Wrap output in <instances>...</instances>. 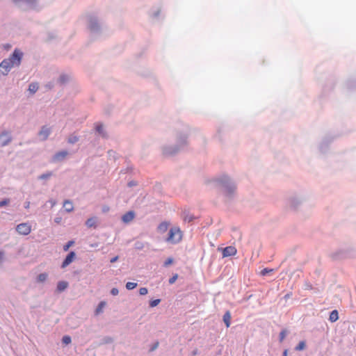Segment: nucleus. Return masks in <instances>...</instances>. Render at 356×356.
Listing matches in <instances>:
<instances>
[{
    "instance_id": "f257e3e1",
    "label": "nucleus",
    "mask_w": 356,
    "mask_h": 356,
    "mask_svg": "<svg viewBox=\"0 0 356 356\" xmlns=\"http://www.w3.org/2000/svg\"><path fill=\"white\" fill-rule=\"evenodd\" d=\"M22 56L23 53L16 49L8 58L2 60L0 63V67L4 70L2 72L3 74L7 75L13 66H19L21 63Z\"/></svg>"
},
{
    "instance_id": "f03ea898",
    "label": "nucleus",
    "mask_w": 356,
    "mask_h": 356,
    "mask_svg": "<svg viewBox=\"0 0 356 356\" xmlns=\"http://www.w3.org/2000/svg\"><path fill=\"white\" fill-rule=\"evenodd\" d=\"M182 236V232L180 228L177 226H175L170 229L168 236L165 241L172 244L178 243L181 241Z\"/></svg>"
},
{
    "instance_id": "7ed1b4c3",
    "label": "nucleus",
    "mask_w": 356,
    "mask_h": 356,
    "mask_svg": "<svg viewBox=\"0 0 356 356\" xmlns=\"http://www.w3.org/2000/svg\"><path fill=\"white\" fill-rule=\"evenodd\" d=\"M220 181L224 186L225 193L227 195H229L234 191L236 188L235 186L229 182V179L227 177H223Z\"/></svg>"
},
{
    "instance_id": "20e7f679",
    "label": "nucleus",
    "mask_w": 356,
    "mask_h": 356,
    "mask_svg": "<svg viewBox=\"0 0 356 356\" xmlns=\"http://www.w3.org/2000/svg\"><path fill=\"white\" fill-rule=\"evenodd\" d=\"M16 231L22 235H28L31 232V226L29 223H21L16 227Z\"/></svg>"
},
{
    "instance_id": "39448f33",
    "label": "nucleus",
    "mask_w": 356,
    "mask_h": 356,
    "mask_svg": "<svg viewBox=\"0 0 356 356\" xmlns=\"http://www.w3.org/2000/svg\"><path fill=\"white\" fill-rule=\"evenodd\" d=\"M12 138L10 134L7 131H3L0 134V145L3 147L8 145Z\"/></svg>"
},
{
    "instance_id": "423d86ee",
    "label": "nucleus",
    "mask_w": 356,
    "mask_h": 356,
    "mask_svg": "<svg viewBox=\"0 0 356 356\" xmlns=\"http://www.w3.org/2000/svg\"><path fill=\"white\" fill-rule=\"evenodd\" d=\"M237 250L234 246H227L222 250V256L223 257H227L229 256H234L236 254Z\"/></svg>"
},
{
    "instance_id": "0eeeda50",
    "label": "nucleus",
    "mask_w": 356,
    "mask_h": 356,
    "mask_svg": "<svg viewBox=\"0 0 356 356\" xmlns=\"http://www.w3.org/2000/svg\"><path fill=\"white\" fill-rule=\"evenodd\" d=\"M75 257H76L75 252H70L67 255V257L65 259V260L63 261L61 267L63 268L67 267L68 265H70L73 261V260L74 259Z\"/></svg>"
},
{
    "instance_id": "6e6552de",
    "label": "nucleus",
    "mask_w": 356,
    "mask_h": 356,
    "mask_svg": "<svg viewBox=\"0 0 356 356\" xmlns=\"http://www.w3.org/2000/svg\"><path fill=\"white\" fill-rule=\"evenodd\" d=\"M134 217H135L134 212L132 211H130L122 216V220L124 223H129L134 220Z\"/></svg>"
},
{
    "instance_id": "1a4fd4ad",
    "label": "nucleus",
    "mask_w": 356,
    "mask_h": 356,
    "mask_svg": "<svg viewBox=\"0 0 356 356\" xmlns=\"http://www.w3.org/2000/svg\"><path fill=\"white\" fill-rule=\"evenodd\" d=\"M50 129L46 126H44L40 131L39 136L40 137H41L42 140H44L48 138L49 135L50 134Z\"/></svg>"
},
{
    "instance_id": "9d476101",
    "label": "nucleus",
    "mask_w": 356,
    "mask_h": 356,
    "mask_svg": "<svg viewBox=\"0 0 356 356\" xmlns=\"http://www.w3.org/2000/svg\"><path fill=\"white\" fill-rule=\"evenodd\" d=\"M169 227V223L168 222H162L160 223L157 227L158 232L159 233L163 234L165 233Z\"/></svg>"
},
{
    "instance_id": "9b49d317",
    "label": "nucleus",
    "mask_w": 356,
    "mask_h": 356,
    "mask_svg": "<svg viewBox=\"0 0 356 356\" xmlns=\"http://www.w3.org/2000/svg\"><path fill=\"white\" fill-rule=\"evenodd\" d=\"M63 207L67 212H71L74 210V206L71 201L65 200L63 202Z\"/></svg>"
},
{
    "instance_id": "f8f14e48",
    "label": "nucleus",
    "mask_w": 356,
    "mask_h": 356,
    "mask_svg": "<svg viewBox=\"0 0 356 356\" xmlns=\"http://www.w3.org/2000/svg\"><path fill=\"white\" fill-rule=\"evenodd\" d=\"M106 305V302L105 301H101L95 309V315L97 316L99 314L102 313L103 309L105 307Z\"/></svg>"
},
{
    "instance_id": "ddd939ff",
    "label": "nucleus",
    "mask_w": 356,
    "mask_h": 356,
    "mask_svg": "<svg viewBox=\"0 0 356 356\" xmlns=\"http://www.w3.org/2000/svg\"><path fill=\"white\" fill-rule=\"evenodd\" d=\"M223 321L226 325L227 327H229L231 324V314L229 311H227L223 316Z\"/></svg>"
},
{
    "instance_id": "4468645a",
    "label": "nucleus",
    "mask_w": 356,
    "mask_h": 356,
    "mask_svg": "<svg viewBox=\"0 0 356 356\" xmlns=\"http://www.w3.org/2000/svg\"><path fill=\"white\" fill-rule=\"evenodd\" d=\"M68 286V283L65 281H60L57 284V290L61 292L66 289Z\"/></svg>"
},
{
    "instance_id": "2eb2a0df",
    "label": "nucleus",
    "mask_w": 356,
    "mask_h": 356,
    "mask_svg": "<svg viewBox=\"0 0 356 356\" xmlns=\"http://www.w3.org/2000/svg\"><path fill=\"white\" fill-rule=\"evenodd\" d=\"M338 318H339V314H338L337 310H333L330 314L329 320L331 322H335L338 320Z\"/></svg>"
},
{
    "instance_id": "dca6fc26",
    "label": "nucleus",
    "mask_w": 356,
    "mask_h": 356,
    "mask_svg": "<svg viewBox=\"0 0 356 356\" xmlns=\"http://www.w3.org/2000/svg\"><path fill=\"white\" fill-rule=\"evenodd\" d=\"M38 89V84L37 83H32L29 85V90L31 93H35Z\"/></svg>"
},
{
    "instance_id": "f3484780",
    "label": "nucleus",
    "mask_w": 356,
    "mask_h": 356,
    "mask_svg": "<svg viewBox=\"0 0 356 356\" xmlns=\"http://www.w3.org/2000/svg\"><path fill=\"white\" fill-rule=\"evenodd\" d=\"M67 152L66 151H62V152H58L57 154H56V155L54 156V158L56 160H60L61 159L65 158L67 156Z\"/></svg>"
},
{
    "instance_id": "a211bd4d",
    "label": "nucleus",
    "mask_w": 356,
    "mask_h": 356,
    "mask_svg": "<svg viewBox=\"0 0 356 356\" xmlns=\"http://www.w3.org/2000/svg\"><path fill=\"white\" fill-rule=\"evenodd\" d=\"M48 275L45 273L40 274L38 277V282H43L47 279Z\"/></svg>"
},
{
    "instance_id": "6ab92c4d",
    "label": "nucleus",
    "mask_w": 356,
    "mask_h": 356,
    "mask_svg": "<svg viewBox=\"0 0 356 356\" xmlns=\"http://www.w3.org/2000/svg\"><path fill=\"white\" fill-rule=\"evenodd\" d=\"M305 342L304 341H300L298 346L296 347V350L300 351L305 348Z\"/></svg>"
},
{
    "instance_id": "aec40b11",
    "label": "nucleus",
    "mask_w": 356,
    "mask_h": 356,
    "mask_svg": "<svg viewBox=\"0 0 356 356\" xmlns=\"http://www.w3.org/2000/svg\"><path fill=\"white\" fill-rule=\"evenodd\" d=\"M95 219L93 218L87 220L86 224L88 227H92L95 225Z\"/></svg>"
},
{
    "instance_id": "412c9836",
    "label": "nucleus",
    "mask_w": 356,
    "mask_h": 356,
    "mask_svg": "<svg viewBox=\"0 0 356 356\" xmlns=\"http://www.w3.org/2000/svg\"><path fill=\"white\" fill-rule=\"evenodd\" d=\"M137 286V284L135 283V282H127L126 284V288L128 289V290H132L134 289H135Z\"/></svg>"
},
{
    "instance_id": "4be33fe9",
    "label": "nucleus",
    "mask_w": 356,
    "mask_h": 356,
    "mask_svg": "<svg viewBox=\"0 0 356 356\" xmlns=\"http://www.w3.org/2000/svg\"><path fill=\"white\" fill-rule=\"evenodd\" d=\"M62 341L65 344H69L71 342V338L70 336H64L62 339Z\"/></svg>"
},
{
    "instance_id": "5701e85b",
    "label": "nucleus",
    "mask_w": 356,
    "mask_h": 356,
    "mask_svg": "<svg viewBox=\"0 0 356 356\" xmlns=\"http://www.w3.org/2000/svg\"><path fill=\"white\" fill-rule=\"evenodd\" d=\"M160 299H156L150 302L149 305L151 307H154L157 306L160 302Z\"/></svg>"
},
{
    "instance_id": "b1692460",
    "label": "nucleus",
    "mask_w": 356,
    "mask_h": 356,
    "mask_svg": "<svg viewBox=\"0 0 356 356\" xmlns=\"http://www.w3.org/2000/svg\"><path fill=\"white\" fill-rule=\"evenodd\" d=\"M74 244L73 241H70L67 244L63 246L64 251H67L68 249Z\"/></svg>"
},
{
    "instance_id": "393cba45",
    "label": "nucleus",
    "mask_w": 356,
    "mask_h": 356,
    "mask_svg": "<svg viewBox=\"0 0 356 356\" xmlns=\"http://www.w3.org/2000/svg\"><path fill=\"white\" fill-rule=\"evenodd\" d=\"M148 293V290L145 287H142L139 289V293L141 296H145Z\"/></svg>"
},
{
    "instance_id": "a878e982",
    "label": "nucleus",
    "mask_w": 356,
    "mask_h": 356,
    "mask_svg": "<svg viewBox=\"0 0 356 356\" xmlns=\"http://www.w3.org/2000/svg\"><path fill=\"white\" fill-rule=\"evenodd\" d=\"M173 263V259L170 257L168 258L164 262V266H168Z\"/></svg>"
},
{
    "instance_id": "bb28decb",
    "label": "nucleus",
    "mask_w": 356,
    "mask_h": 356,
    "mask_svg": "<svg viewBox=\"0 0 356 356\" xmlns=\"http://www.w3.org/2000/svg\"><path fill=\"white\" fill-rule=\"evenodd\" d=\"M177 277H178V275L177 274L174 275L171 278H170L169 283L170 284L175 283V281L177 280Z\"/></svg>"
},
{
    "instance_id": "cd10ccee",
    "label": "nucleus",
    "mask_w": 356,
    "mask_h": 356,
    "mask_svg": "<svg viewBox=\"0 0 356 356\" xmlns=\"http://www.w3.org/2000/svg\"><path fill=\"white\" fill-rule=\"evenodd\" d=\"M286 330H282L280 334V341L282 342L285 337H286Z\"/></svg>"
},
{
    "instance_id": "c85d7f7f",
    "label": "nucleus",
    "mask_w": 356,
    "mask_h": 356,
    "mask_svg": "<svg viewBox=\"0 0 356 356\" xmlns=\"http://www.w3.org/2000/svg\"><path fill=\"white\" fill-rule=\"evenodd\" d=\"M273 269L264 268L261 271V275L264 276L270 272H272Z\"/></svg>"
},
{
    "instance_id": "c756f323",
    "label": "nucleus",
    "mask_w": 356,
    "mask_h": 356,
    "mask_svg": "<svg viewBox=\"0 0 356 356\" xmlns=\"http://www.w3.org/2000/svg\"><path fill=\"white\" fill-rule=\"evenodd\" d=\"M69 143H74L78 141V138L76 136H72L70 137L68 139Z\"/></svg>"
},
{
    "instance_id": "7c9ffc66",
    "label": "nucleus",
    "mask_w": 356,
    "mask_h": 356,
    "mask_svg": "<svg viewBox=\"0 0 356 356\" xmlns=\"http://www.w3.org/2000/svg\"><path fill=\"white\" fill-rule=\"evenodd\" d=\"M9 200L8 199H5L2 201L0 202V207H3L6 205H7L8 203H9Z\"/></svg>"
},
{
    "instance_id": "2f4dec72",
    "label": "nucleus",
    "mask_w": 356,
    "mask_h": 356,
    "mask_svg": "<svg viewBox=\"0 0 356 356\" xmlns=\"http://www.w3.org/2000/svg\"><path fill=\"white\" fill-rule=\"evenodd\" d=\"M96 130L97 131H98L99 134H102V131H103V126L102 124H97L96 126Z\"/></svg>"
},
{
    "instance_id": "473e14b6",
    "label": "nucleus",
    "mask_w": 356,
    "mask_h": 356,
    "mask_svg": "<svg viewBox=\"0 0 356 356\" xmlns=\"http://www.w3.org/2000/svg\"><path fill=\"white\" fill-rule=\"evenodd\" d=\"M111 293L113 295V296H117L118 293H119V291L118 289L116 288H113L111 291Z\"/></svg>"
},
{
    "instance_id": "72a5a7b5",
    "label": "nucleus",
    "mask_w": 356,
    "mask_h": 356,
    "mask_svg": "<svg viewBox=\"0 0 356 356\" xmlns=\"http://www.w3.org/2000/svg\"><path fill=\"white\" fill-rule=\"evenodd\" d=\"M193 218L191 216H186L184 218V221L191 222L192 221Z\"/></svg>"
},
{
    "instance_id": "f704fd0d",
    "label": "nucleus",
    "mask_w": 356,
    "mask_h": 356,
    "mask_svg": "<svg viewBox=\"0 0 356 356\" xmlns=\"http://www.w3.org/2000/svg\"><path fill=\"white\" fill-rule=\"evenodd\" d=\"M158 346H159V342L155 343L154 345L150 349V350L151 351L154 350L158 347Z\"/></svg>"
},
{
    "instance_id": "c9c22d12",
    "label": "nucleus",
    "mask_w": 356,
    "mask_h": 356,
    "mask_svg": "<svg viewBox=\"0 0 356 356\" xmlns=\"http://www.w3.org/2000/svg\"><path fill=\"white\" fill-rule=\"evenodd\" d=\"M118 257H115L111 259V262L113 263V262L116 261L118 260Z\"/></svg>"
},
{
    "instance_id": "e433bc0d",
    "label": "nucleus",
    "mask_w": 356,
    "mask_h": 356,
    "mask_svg": "<svg viewBox=\"0 0 356 356\" xmlns=\"http://www.w3.org/2000/svg\"><path fill=\"white\" fill-rule=\"evenodd\" d=\"M49 175H42L40 178L41 179H46L49 177Z\"/></svg>"
},
{
    "instance_id": "4c0bfd02",
    "label": "nucleus",
    "mask_w": 356,
    "mask_h": 356,
    "mask_svg": "<svg viewBox=\"0 0 356 356\" xmlns=\"http://www.w3.org/2000/svg\"><path fill=\"white\" fill-rule=\"evenodd\" d=\"M4 48L8 50V49H9L10 48V45L8 44H6V45H4Z\"/></svg>"
},
{
    "instance_id": "58836bf2",
    "label": "nucleus",
    "mask_w": 356,
    "mask_h": 356,
    "mask_svg": "<svg viewBox=\"0 0 356 356\" xmlns=\"http://www.w3.org/2000/svg\"><path fill=\"white\" fill-rule=\"evenodd\" d=\"M287 353H288V350H284L282 356H287Z\"/></svg>"
},
{
    "instance_id": "ea45409f",
    "label": "nucleus",
    "mask_w": 356,
    "mask_h": 356,
    "mask_svg": "<svg viewBox=\"0 0 356 356\" xmlns=\"http://www.w3.org/2000/svg\"><path fill=\"white\" fill-rule=\"evenodd\" d=\"M29 206H30V202H28L26 203L25 208L28 209V208H29Z\"/></svg>"
},
{
    "instance_id": "a19ab883",
    "label": "nucleus",
    "mask_w": 356,
    "mask_h": 356,
    "mask_svg": "<svg viewBox=\"0 0 356 356\" xmlns=\"http://www.w3.org/2000/svg\"><path fill=\"white\" fill-rule=\"evenodd\" d=\"M3 253L2 252H0V261L3 259Z\"/></svg>"
},
{
    "instance_id": "79ce46f5",
    "label": "nucleus",
    "mask_w": 356,
    "mask_h": 356,
    "mask_svg": "<svg viewBox=\"0 0 356 356\" xmlns=\"http://www.w3.org/2000/svg\"><path fill=\"white\" fill-rule=\"evenodd\" d=\"M60 218H56V219H55V222H57V223H59V222H60Z\"/></svg>"
}]
</instances>
